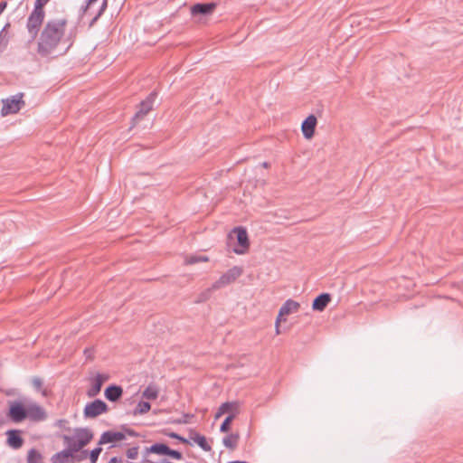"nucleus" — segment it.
Wrapping results in <instances>:
<instances>
[{
	"mask_svg": "<svg viewBox=\"0 0 463 463\" xmlns=\"http://www.w3.org/2000/svg\"><path fill=\"white\" fill-rule=\"evenodd\" d=\"M67 23L65 18L51 19L45 23L37 43V53L41 57H48L56 50L64 36Z\"/></svg>",
	"mask_w": 463,
	"mask_h": 463,
	"instance_id": "obj_1",
	"label": "nucleus"
},
{
	"mask_svg": "<svg viewBox=\"0 0 463 463\" xmlns=\"http://www.w3.org/2000/svg\"><path fill=\"white\" fill-rule=\"evenodd\" d=\"M234 237L236 238L237 244L232 248L233 252L239 255H243L248 252L250 249V240L247 230L241 226L233 228L229 233V240L232 241Z\"/></svg>",
	"mask_w": 463,
	"mask_h": 463,
	"instance_id": "obj_2",
	"label": "nucleus"
},
{
	"mask_svg": "<svg viewBox=\"0 0 463 463\" xmlns=\"http://www.w3.org/2000/svg\"><path fill=\"white\" fill-rule=\"evenodd\" d=\"M45 18V10L33 6L26 22V29L31 36L30 41H33L39 34L41 26Z\"/></svg>",
	"mask_w": 463,
	"mask_h": 463,
	"instance_id": "obj_3",
	"label": "nucleus"
},
{
	"mask_svg": "<svg viewBox=\"0 0 463 463\" xmlns=\"http://www.w3.org/2000/svg\"><path fill=\"white\" fill-rule=\"evenodd\" d=\"M156 97L157 91L153 90L139 103L137 112L131 118V128L136 126L153 109Z\"/></svg>",
	"mask_w": 463,
	"mask_h": 463,
	"instance_id": "obj_4",
	"label": "nucleus"
},
{
	"mask_svg": "<svg viewBox=\"0 0 463 463\" xmlns=\"http://www.w3.org/2000/svg\"><path fill=\"white\" fill-rule=\"evenodd\" d=\"M27 405L19 400L8 402L7 417L14 423L23 422L27 419Z\"/></svg>",
	"mask_w": 463,
	"mask_h": 463,
	"instance_id": "obj_5",
	"label": "nucleus"
},
{
	"mask_svg": "<svg viewBox=\"0 0 463 463\" xmlns=\"http://www.w3.org/2000/svg\"><path fill=\"white\" fill-rule=\"evenodd\" d=\"M109 411V405L103 400L95 399L85 405L83 416L85 419H95Z\"/></svg>",
	"mask_w": 463,
	"mask_h": 463,
	"instance_id": "obj_6",
	"label": "nucleus"
},
{
	"mask_svg": "<svg viewBox=\"0 0 463 463\" xmlns=\"http://www.w3.org/2000/svg\"><path fill=\"white\" fill-rule=\"evenodd\" d=\"M243 269L241 267L233 266L223 273L219 279H217L210 289L215 290L224 288L234 282L239 277L241 276Z\"/></svg>",
	"mask_w": 463,
	"mask_h": 463,
	"instance_id": "obj_7",
	"label": "nucleus"
},
{
	"mask_svg": "<svg viewBox=\"0 0 463 463\" xmlns=\"http://www.w3.org/2000/svg\"><path fill=\"white\" fill-rule=\"evenodd\" d=\"M23 93L11 96L5 99H3V107L1 109V115L7 116L10 114L17 113L22 107L24 105L23 100Z\"/></svg>",
	"mask_w": 463,
	"mask_h": 463,
	"instance_id": "obj_8",
	"label": "nucleus"
},
{
	"mask_svg": "<svg viewBox=\"0 0 463 463\" xmlns=\"http://www.w3.org/2000/svg\"><path fill=\"white\" fill-rule=\"evenodd\" d=\"M109 380V374L103 373H97L91 378L90 387L87 390V395L90 398L96 397L101 391L103 384Z\"/></svg>",
	"mask_w": 463,
	"mask_h": 463,
	"instance_id": "obj_9",
	"label": "nucleus"
},
{
	"mask_svg": "<svg viewBox=\"0 0 463 463\" xmlns=\"http://www.w3.org/2000/svg\"><path fill=\"white\" fill-rule=\"evenodd\" d=\"M6 444L13 449H19L23 447L24 439L22 437V431L17 429L8 430L5 432Z\"/></svg>",
	"mask_w": 463,
	"mask_h": 463,
	"instance_id": "obj_10",
	"label": "nucleus"
},
{
	"mask_svg": "<svg viewBox=\"0 0 463 463\" xmlns=\"http://www.w3.org/2000/svg\"><path fill=\"white\" fill-rule=\"evenodd\" d=\"M27 419L32 421H43L46 420L47 413L45 410L37 403H30L27 405Z\"/></svg>",
	"mask_w": 463,
	"mask_h": 463,
	"instance_id": "obj_11",
	"label": "nucleus"
},
{
	"mask_svg": "<svg viewBox=\"0 0 463 463\" xmlns=\"http://www.w3.org/2000/svg\"><path fill=\"white\" fill-rule=\"evenodd\" d=\"M124 391L121 385L111 383L104 390L105 398L110 402H118L123 396Z\"/></svg>",
	"mask_w": 463,
	"mask_h": 463,
	"instance_id": "obj_12",
	"label": "nucleus"
},
{
	"mask_svg": "<svg viewBox=\"0 0 463 463\" xmlns=\"http://www.w3.org/2000/svg\"><path fill=\"white\" fill-rule=\"evenodd\" d=\"M125 439L124 433H122V430L119 431L117 430H106L104 431L98 442V445H103L107 443H115L117 441H122Z\"/></svg>",
	"mask_w": 463,
	"mask_h": 463,
	"instance_id": "obj_13",
	"label": "nucleus"
},
{
	"mask_svg": "<svg viewBox=\"0 0 463 463\" xmlns=\"http://www.w3.org/2000/svg\"><path fill=\"white\" fill-rule=\"evenodd\" d=\"M317 123V119L315 115L311 114L309 115L301 125V130L303 133V136L307 139H310L315 133V128Z\"/></svg>",
	"mask_w": 463,
	"mask_h": 463,
	"instance_id": "obj_14",
	"label": "nucleus"
},
{
	"mask_svg": "<svg viewBox=\"0 0 463 463\" xmlns=\"http://www.w3.org/2000/svg\"><path fill=\"white\" fill-rule=\"evenodd\" d=\"M78 442L82 447L87 446L93 439V432L88 428H78L75 430Z\"/></svg>",
	"mask_w": 463,
	"mask_h": 463,
	"instance_id": "obj_15",
	"label": "nucleus"
},
{
	"mask_svg": "<svg viewBox=\"0 0 463 463\" xmlns=\"http://www.w3.org/2000/svg\"><path fill=\"white\" fill-rule=\"evenodd\" d=\"M299 307L300 305L298 302L292 299H288L284 302L279 309V317H284L291 313L298 312Z\"/></svg>",
	"mask_w": 463,
	"mask_h": 463,
	"instance_id": "obj_16",
	"label": "nucleus"
},
{
	"mask_svg": "<svg viewBox=\"0 0 463 463\" xmlns=\"http://www.w3.org/2000/svg\"><path fill=\"white\" fill-rule=\"evenodd\" d=\"M331 300V296L328 293H322L317 296L312 304V308L317 311H323Z\"/></svg>",
	"mask_w": 463,
	"mask_h": 463,
	"instance_id": "obj_17",
	"label": "nucleus"
},
{
	"mask_svg": "<svg viewBox=\"0 0 463 463\" xmlns=\"http://www.w3.org/2000/svg\"><path fill=\"white\" fill-rule=\"evenodd\" d=\"M228 413V415H234L236 417L239 413V402H224L219 408V412L217 416L220 414Z\"/></svg>",
	"mask_w": 463,
	"mask_h": 463,
	"instance_id": "obj_18",
	"label": "nucleus"
},
{
	"mask_svg": "<svg viewBox=\"0 0 463 463\" xmlns=\"http://www.w3.org/2000/svg\"><path fill=\"white\" fill-rule=\"evenodd\" d=\"M239 439L240 435L238 433H231L222 439V443L227 449L234 450L238 446Z\"/></svg>",
	"mask_w": 463,
	"mask_h": 463,
	"instance_id": "obj_19",
	"label": "nucleus"
},
{
	"mask_svg": "<svg viewBox=\"0 0 463 463\" xmlns=\"http://www.w3.org/2000/svg\"><path fill=\"white\" fill-rule=\"evenodd\" d=\"M52 463H71V458L70 456V451L62 449L52 456L51 458Z\"/></svg>",
	"mask_w": 463,
	"mask_h": 463,
	"instance_id": "obj_20",
	"label": "nucleus"
},
{
	"mask_svg": "<svg viewBox=\"0 0 463 463\" xmlns=\"http://www.w3.org/2000/svg\"><path fill=\"white\" fill-rule=\"evenodd\" d=\"M159 390L154 383H150L142 392V397L146 400H156L158 396Z\"/></svg>",
	"mask_w": 463,
	"mask_h": 463,
	"instance_id": "obj_21",
	"label": "nucleus"
},
{
	"mask_svg": "<svg viewBox=\"0 0 463 463\" xmlns=\"http://www.w3.org/2000/svg\"><path fill=\"white\" fill-rule=\"evenodd\" d=\"M151 409V404L148 402L140 401L136 408L131 412H127L128 414L131 413L134 416L141 415L148 412Z\"/></svg>",
	"mask_w": 463,
	"mask_h": 463,
	"instance_id": "obj_22",
	"label": "nucleus"
},
{
	"mask_svg": "<svg viewBox=\"0 0 463 463\" xmlns=\"http://www.w3.org/2000/svg\"><path fill=\"white\" fill-rule=\"evenodd\" d=\"M42 459L43 456L36 449L33 448L28 451L27 463H43Z\"/></svg>",
	"mask_w": 463,
	"mask_h": 463,
	"instance_id": "obj_23",
	"label": "nucleus"
},
{
	"mask_svg": "<svg viewBox=\"0 0 463 463\" xmlns=\"http://www.w3.org/2000/svg\"><path fill=\"white\" fill-rule=\"evenodd\" d=\"M162 433L171 439H177L180 443L191 444V442L186 438L170 430L165 429L162 430Z\"/></svg>",
	"mask_w": 463,
	"mask_h": 463,
	"instance_id": "obj_24",
	"label": "nucleus"
},
{
	"mask_svg": "<svg viewBox=\"0 0 463 463\" xmlns=\"http://www.w3.org/2000/svg\"><path fill=\"white\" fill-rule=\"evenodd\" d=\"M168 449V445L164 442H156L152 445V449L154 450V454L166 456V452Z\"/></svg>",
	"mask_w": 463,
	"mask_h": 463,
	"instance_id": "obj_25",
	"label": "nucleus"
},
{
	"mask_svg": "<svg viewBox=\"0 0 463 463\" xmlns=\"http://www.w3.org/2000/svg\"><path fill=\"white\" fill-rule=\"evenodd\" d=\"M83 447L80 445L78 440L72 439V441L69 442L67 445V449H64L65 450L70 451V456L71 457L74 453H77L80 451Z\"/></svg>",
	"mask_w": 463,
	"mask_h": 463,
	"instance_id": "obj_26",
	"label": "nucleus"
},
{
	"mask_svg": "<svg viewBox=\"0 0 463 463\" xmlns=\"http://www.w3.org/2000/svg\"><path fill=\"white\" fill-rule=\"evenodd\" d=\"M100 446L101 445H98V447L94 448L89 452L88 456L90 458V463H97L99 456L102 451V448Z\"/></svg>",
	"mask_w": 463,
	"mask_h": 463,
	"instance_id": "obj_27",
	"label": "nucleus"
},
{
	"mask_svg": "<svg viewBox=\"0 0 463 463\" xmlns=\"http://www.w3.org/2000/svg\"><path fill=\"white\" fill-rule=\"evenodd\" d=\"M89 451L87 449L80 450L79 454L74 453L71 458V463L81 462L87 458Z\"/></svg>",
	"mask_w": 463,
	"mask_h": 463,
	"instance_id": "obj_28",
	"label": "nucleus"
},
{
	"mask_svg": "<svg viewBox=\"0 0 463 463\" xmlns=\"http://www.w3.org/2000/svg\"><path fill=\"white\" fill-rule=\"evenodd\" d=\"M119 428L122 430V433H124L125 437L127 435L130 436V437H139L140 436V434L138 432H137L135 430L129 428L127 424H122V425H120Z\"/></svg>",
	"mask_w": 463,
	"mask_h": 463,
	"instance_id": "obj_29",
	"label": "nucleus"
},
{
	"mask_svg": "<svg viewBox=\"0 0 463 463\" xmlns=\"http://www.w3.org/2000/svg\"><path fill=\"white\" fill-rule=\"evenodd\" d=\"M235 419L234 415H228L220 427L222 432H226L230 429L231 422Z\"/></svg>",
	"mask_w": 463,
	"mask_h": 463,
	"instance_id": "obj_30",
	"label": "nucleus"
},
{
	"mask_svg": "<svg viewBox=\"0 0 463 463\" xmlns=\"http://www.w3.org/2000/svg\"><path fill=\"white\" fill-rule=\"evenodd\" d=\"M166 456H168L171 458L176 459V460L183 459V454H182L181 451L176 450V449H171L169 447H168V449H167V452H166Z\"/></svg>",
	"mask_w": 463,
	"mask_h": 463,
	"instance_id": "obj_31",
	"label": "nucleus"
},
{
	"mask_svg": "<svg viewBox=\"0 0 463 463\" xmlns=\"http://www.w3.org/2000/svg\"><path fill=\"white\" fill-rule=\"evenodd\" d=\"M191 14L193 16L203 15V2H198L191 7Z\"/></svg>",
	"mask_w": 463,
	"mask_h": 463,
	"instance_id": "obj_32",
	"label": "nucleus"
},
{
	"mask_svg": "<svg viewBox=\"0 0 463 463\" xmlns=\"http://www.w3.org/2000/svg\"><path fill=\"white\" fill-rule=\"evenodd\" d=\"M138 449H139L138 446H134L132 448H129L126 451L127 458H129V459H136L137 458V455H138Z\"/></svg>",
	"mask_w": 463,
	"mask_h": 463,
	"instance_id": "obj_33",
	"label": "nucleus"
},
{
	"mask_svg": "<svg viewBox=\"0 0 463 463\" xmlns=\"http://www.w3.org/2000/svg\"><path fill=\"white\" fill-rule=\"evenodd\" d=\"M190 439H193L200 448L203 449V434L191 431Z\"/></svg>",
	"mask_w": 463,
	"mask_h": 463,
	"instance_id": "obj_34",
	"label": "nucleus"
},
{
	"mask_svg": "<svg viewBox=\"0 0 463 463\" xmlns=\"http://www.w3.org/2000/svg\"><path fill=\"white\" fill-rule=\"evenodd\" d=\"M203 261V256H187L185 258V264L192 265Z\"/></svg>",
	"mask_w": 463,
	"mask_h": 463,
	"instance_id": "obj_35",
	"label": "nucleus"
},
{
	"mask_svg": "<svg viewBox=\"0 0 463 463\" xmlns=\"http://www.w3.org/2000/svg\"><path fill=\"white\" fill-rule=\"evenodd\" d=\"M32 384L35 388L36 391H41L43 383L40 377L34 376L32 379Z\"/></svg>",
	"mask_w": 463,
	"mask_h": 463,
	"instance_id": "obj_36",
	"label": "nucleus"
},
{
	"mask_svg": "<svg viewBox=\"0 0 463 463\" xmlns=\"http://www.w3.org/2000/svg\"><path fill=\"white\" fill-rule=\"evenodd\" d=\"M95 350L93 347H87L84 349L83 354L87 360L92 361L94 359Z\"/></svg>",
	"mask_w": 463,
	"mask_h": 463,
	"instance_id": "obj_37",
	"label": "nucleus"
},
{
	"mask_svg": "<svg viewBox=\"0 0 463 463\" xmlns=\"http://www.w3.org/2000/svg\"><path fill=\"white\" fill-rule=\"evenodd\" d=\"M109 0H102V3L98 10V17H101L108 8Z\"/></svg>",
	"mask_w": 463,
	"mask_h": 463,
	"instance_id": "obj_38",
	"label": "nucleus"
},
{
	"mask_svg": "<svg viewBox=\"0 0 463 463\" xmlns=\"http://www.w3.org/2000/svg\"><path fill=\"white\" fill-rule=\"evenodd\" d=\"M216 3L204 4V17L212 13L215 8Z\"/></svg>",
	"mask_w": 463,
	"mask_h": 463,
	"instance_id": "obj_39",
	"label": "nucleus"
},
{
	"mask_svg": "<svg viewBox=\"0 0 463 463\" xmlns=\"http://www.w3.org/2000/svg\"><path fill=\"white\" fill-rule=\"evenodd\" d=\"M189 414H184L181 418L174 420L173 422L176 424L188 423Z\"/></svg>",
	"mask_w": 463,
	"mask_h": 463,
	"instance_id": "obj_40",
	"label": "nucleus"
},
{
	"mask_svg": "<svg viewBox=\"0 0 463 463\" xmlns=\"http://www.w3.org/2000/svg\"><path fill=\"white\" fill-rule=\"evenodd\" d=\"M49 1L50 0H35L33 6L44 10V7Z\"/></svg>",
	"mask_w": 463,
	"mask_h": 463,
	"instance_id": "obj_41",
	"label": "nucleus"
},
{
	"mask_svg": "<svg viewBox=\"0 0 463 463\" xmlns=\"http://www.w3.org/2000/svg\"><path fill=\"white\" fill-rule=\"evenodd\" d=\"M92 4H89L88 3V0L85 1V5H83L81 7H80V17H82L86 13L87 11L89 10L90 6Z\"/></svg>",
	"mask_w": 463,
	"mask_h": 463,
	"instance_id": "obj_42",
	"label": "nucleus"
},
{
	"mask_svg": "<svg viewBox=\"0 0 463 463\" xmlns=\"http://www.w3.org/2000/svg\"><path fill=\"white\" fill-rule=\"evenodd\" d=\"M6 7H7L6 1L0 2V15L4 13V11L6 9Z\"/></svg>",
	"mask_w": 463,
	"mask_h": 463,
	"instance_id": "obj_43",
	"label": "nucleus"
},
{
	"mask_svg": "<svg viewBox=\"0 0 463 463\" xmlns=\"http://www.w3.org/2000/svg\"><path fill=\"white\" fill-rule=\"evenodd\" d=\"M100 17H98V14L91 19V21L89 24V27L91 28L99 19Z\"/></svg>",
	"mask_w": 463,
	"mask_h": 463,
	"instance_id": "obj_44",
	"label": "nucleus"
},
{
	"mask_svg": "<svg viewBox=\"0 0 463 463\" xmlns=\"http://www.w3.org/2000/svg\"><path fill=\"white\" fill-rule=\"evenodd\" d=\"M109 463H122V459L119 457H112Z\"/></svg>",
	"mask_w": 463,
	"mask_h": 463,
	"instance_id": "obj_45",
	"label": "nucleus"
},
{
	"mask_svg": "<svg viewBox=\"0 0 463 463\" xmlns=\"http://www.w3.org/2000/svg\"><path fill=\"white\" fill-rule=\"evenodd\" d=\"M0 37L2 40H9L7 37V32L4 31V29L0 31Z\"/></svg>",
	"mask_w": 463,
	"mask_h": 463,
	"instance_id": "obj_46",
	"label": "nucleus"
},
{
	"mask_svg": "<svg viewBox=\"0 0 463 463\" xmlns=\"http://www.w3.org/2000/svg\"><path fill=\"white\" fill-rule=\"evenodd\" d=\"M0 37L2 40H9L7 37V32L4 31V29L0 31Z\"/></svg>",
	"mask_w": 463,
	"mask_h": 463,
	"instance_id": "obj_47",
	"label": "nucleus"
},
{
	"mask_svg": "<svg viewBox=\"0 0 463 463\" xmlns=\"http://www.w3.org/2000/svg\"><path fill=\"white\" fill-rule=\"evenodd\" d=\"M62 438H63L64 442L67 445H68L69 442H71V441H72V439H74L73 437H71V436H68V435H63Z\"/></svg>",
	"mask_w": 463,
	"mask_h": 463,
	"instance_id": "obj_48",
	"label": "nucleus"
},
{
	"mask_svg": "<svg viewBox=\"0 0 463 463\" xmlns=\"http://www.w3.org/2000/svg\"><path fill=\"white\" fill-rule=\"evenodd\" d=\"M152 449V445L150 447H146L144 451L145 457H146L148 454L154 453V450Z\"/></svg>",
	"mask_w": 463,
	"mask_h": 463,
	"instance_id": "obj_49",
	"label": "nucleus"
},
{
	"mask_svg": "<svg viewBox=\"0 0 463 463\" xmlns=\"http://www.w3.org/2000/svg\"><path fill=\"white\" fill-rule=\"evenodd\" d=\"M65 423H67V420L64 419H61L57 420L56 425L59 427H63Z\"/></svg>",
	"mask_w": 463,
	"mask_h": 463,
	"instance_id": "obj_50",
	"label": "nucleus"
},
{
	"mask_svg": "<svg viewBox=\"0 0 463 463\" xmlns=\"http://www.w3.org/2000/svg\"><path fill=\"white\" fill-rule=\"evenodd\" d=\"M10 27H11V24L8 22L4 25V27L2 29H4V31L7 32Z\"/></svg>",
	"mask_w": 463,
	"mask_h": 463,
	"instance_id": "obj_51",
	"label": "nucleus"
},
{
	"mask_svg": "<svg viewBox=\"0 0 463 463\" xmlns=\"http://www.w3.org/2000/svg\"><path fill=\"white\" fill-rule=\"evenodd\" d=\"M210 449H211V446L204 439V451H207V450H210Z\"/></svg>",
	"mask_w": 463,
	"mask_h": 463,
	"instance_id": "obj_52",
	"label": "nucleus"
},
{
	"mask_svg": "<svg viewBox=\"0 0 463 463\" xmlns=\"http://www.w3.org/2000/svg\"><path fill=\"white\" fill-rule=\"evenodd\" d=\"M275 329H276V334L279 335L280 334V330H279V325L278 323H275Z\"/></svg>",
	"mask_w": 463,
	"mask_h": 463,
	"instance_id": "obj_53",
	"label": "nucleus"
},
{
	"mask_svg": "<svg viewBox=\"0 0 463 463\" xmlns=\"http://www.w3.org/2000/svg\"><path fill=\"white\" fill-rule=\"evenodd\" d=\"M281 320H282V317H279V314L277 317V319H276V323H278L279 325Z\"/></svg>",
	"mask_w": 463,
	"mask_h": 463,
	"instance_id": "obj_54",
	"label": "nucleus"
},
{
	"mask_svg": "<svg viewBox=\"0 0 463 463\" xmlns=\"http://www.w3.org/2000/svg\"><path fill=\"white\" fill-rule=\"evenodd\" d=\"M229 463H247L246 461H241V460H234V461H231Z\"/></svg>",
	"mask_w": 463,
	"mask_h": 463,
	"instance_id": "obj_55",
	"label": "nucleus"
},
{
	"mask_svg": "<svg viewBox=\"0 0 463 463\" xmlns=\"http://www.w3.org/2000/svg\"><path fill=\"white\" fill-rule=\"evenodd\" d=\"M72 45V43H70L68 45V47L65 49V51L62 52L63 54L67 52V51L71 48V46Z\"/></svg>",
	"mask_w": 463,
	"mask_h": 463,
	"instance_id": "obj_56",
	"label": "nucleus"
},
{
	"mask_svg": "<svg viewBox=\"0 0 463 463\" xmlns=\"http://www.w3.org/2000/svg\"><path fill=\"white\" fill-rule=\"evenodd\" d=\"M262 165H263V167L267 168V167H269V164L268 162H264L262 164Z\"/></svg>",
	"mask_w": 463,
	"mask_h": 463,
	"instance_id": "obj_57",
	"label": "nucleus"
},
{
	"mask_svg": "<svg viewBox=\"0 0 463 463\" xmlns=\"http://www.w3.org/2000/svg\"><path fill=\"white\" fill-rule=\"evenodd\" d=\"M97 1H98V0H88V3H89V4H92V5H93V4H94V3H96Z\"/></svg>",
	"mask_w": 463,
	"mask_h": 463,
	"instance_id": "obj_58",
	"label": "nucleus"
},
{
	"mask_svg": "<svg viewBox=\"0 0 463 463\" xmlns=\"http://www.w3.org/2000/svg\"><path fill=\"white\" fill-rule=\"evenodd\" d=\"M201 296H202V294L198 295V299L196 300V302H200L201 301Z\"/></svg>",
	"mask_w": 463,
	"mask_h": 463,
	"instance_id": "obj_59",
	"label": "nucleus"
},
{
	"mask_svg": "<svg viewBox=\"0 0 463 463\" xmlns=\"http://www.w3.org/2000/svg\"><path fill=\"white\" fill-rule=\"evenodd\" d=\"M203 260H204V262H206L208 260V259L206 257H204Z\"/></svg>",
	"mask_w": 463,
	"mask_h": 463,
	"instance_id": "obj_60",
	"label": "nucleus"
}]
</instances>
